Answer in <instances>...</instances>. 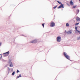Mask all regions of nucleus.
I'll return each instance as SVG.
<instances>
[{"label":"nucleus","mask_w":80,"mask_h":80,"mask_svg":"<svg viewBox=\"0 0 80 80\" xmlns=\"http://www.w3.org/2000/svg\"><path fill=\"white\" fill-rule=\"evenodd\" d=\"M64 55V57H66L67 59L69 60L70 59V56H69L67 55V54L65 52H64L63 53Z\"/></svg>","instance_id":"f257e3e1"},{"label":"nucleus","mask_w":80,"mask_h":80,"mask_svg":"<svg viewBox=\"0 0 80 80\" xmlns=\"http://www.w3.org/2000/svg\"><path fill=\"white\" fill-rule=\"evenodd\" d=\"M10 54V52L9 51L3 54L4 57H7Z\"/></svg>","instance_id":"f03ea898"},{"label":"nucleus","mask_w":80,"mask_h":80,"mask_svg":"<svg viewBox=\"0 0 80 80\" xmlns=\"http://www.w3.org/2000/svg\"><path fill=\"white\" fill-rule=\"evenodd\" d=\"M57 41L58 42H60L61 41V37L59 36L57 38Z\"/></svg>","instance_id":"7ed1b4c3"},{"label":"nucleus","mask_w":80,"mask_h":80,"mask_svg":"<svg viewBox=\"0 0 80 80\" xmlns=\"http://www.w3.org/2000/svg\"><path fill=\"white\" fill-rule=\"evenodd\" d=\"M55 23L52 22L51 23H50V27H55Z\"/></svg>","instance_id":"20e7f679"},{"label":"nucleus","mask_w":80,"mask_h":80,"mask_svg":"<svg viewBox=\"0 0 80 80\" xmlns=\"http://www.w3.org/2000/svg\"><path fill=\"white\" fill-rule=\"evenodd\" d=\"M72 33V30H69L67 32V33L68 35H70V34H71V33Z\"/></svg>","instance_id":"39448f33"},{"label":"nucleus","mask_w":80,"mask_h":80,"mask_svg":"<svg viewBox=\"0 0 80 80\" xmlns=\"http://www.w3.org/2000/svg\"><path fill=\"white\" fill-rule=\"evenodd\" d=\"M75 33L77 34H78V33L80 34V31H78V30H76L75 31Z\"/></svg>","instance_id":"423d86ee"},{"label":"nucleus","mask_w":80,"mask_h":80,"mask_svg":"<svg viewBox=\"0 0 80 80\" xmlns=\"http://www.w3.org/2000/svg\"><path fill=\"white\" fill-rule=\"evenodd\" d=\"M63 5V4H61L58 7V8H64Z\"/></svg>","instance_id":"0eeeda50"},{"label":"nucleus","mask_w":80,"mask_h":80,"mask_svg":"<svg viewBox=\"0 0 80 80\" xmlns=\"http://www.w3.org/2000/svg\"><path fill=\"white\" fill-rule=\"evenodd\" d=\"M9 64H10V65L9 66V67H13V64H12V62H11V61L9 62Z\"/></svg>","instance_id":"6e6552de"},{"label":"nucleus","mask_w":80,"mask_h":80,"mask_svg":"<svg viewBox=\"0 0 80 80\" xmlns=\"http://www.w3.org/2000/svg\"><path fill=\"white\" fill-rule=\"evenodd\" d=\"M37 42V40L35 39L34 40L32 41L31 42V43H36Z\"/></svg>","instance_id":"1a4fd4ad"},{"label":"nucleus","mask_w":80,"mask_h":80,"mask_svg":"<svg viewBox=\"0 0 80 80\" xmlns=\"http://www.w3.org/2000/svg\"><path fill=\"white\" fill-rule=\"evenodd\" d=\"M76 20L77 22H80V18L78 17H77L76 18Z\"/></svg>","instance_id":"9d476101"},{"label":"nucleus","mask_w":80,"mask_h":80,"mask_svg":"<svg viewBox=\"0 0 80 80\" xmlns=\"http://www.w3.org/2000/svg\"><path fill=\"white\" fill-rule=\"evenodd\" d=\"M79 12H80L79 10L77 9V10H76L77 14H78Z\"/></svg>","instance_id":"9b49d317"},{"label":"nucleus","mask_w":80,"mask_h":80,"mask_svg":"<svg viewBox=\"0 0 80 80\" xmlns=\"http://www.w3.org/2000/svg\"><path fill=\"white\" fill-rule=\"evenodd\" d=\"M73 2L72 1H71L70 2V5H73Z\"/></svg>","instance_id":"f8f14e48"},{"label":"nucleus","mask_w":80,"mask_h":80,"mask_svg":"<svg viewBox=\"0 0 80 80\" xmlns=\"http://www.w3.org/2000/svg\"><path fill=\"white\" fill-rule=\"evenodd\" d=\"M21 77H22V75H21V74H20L17 77V78H18Z\"/></svg>","instance_id":"ddd939ff"},{"label":"nucleus","mask_w":80,"mask_h":80,"mask_svg":"<svg viewBox=\"0 0 80 80\" xmlns=\"http://www.w3.org/2000/svg\"><path fill=\"white\" fill-rule=\"evenodd\" d=\"M66 27H69V24H68V23H66Z\"/></svg>","instance_id":"4468645a"},{"label":"nucleus","mask_w":80,"mask_h":80,"mask_svg":"<svg viewBox=\"0 0 80 80\" xmlns=\"http://www.w3.org/2000/svg\"><path fill=\"white\" fill-rule=\"evenodd\" d=\"M77 40H80V36L77 37Z\"/></svg>","instance_id":"2eb2a0df"},{"label":"nucleus","mask_w":80,"mask_h":80,"mask_svg":"<svg viewBox=\"0 0 80 80\" xmlns=\"http://www.w3.org/2000/svg\"><path fill=\"white\" fill-rule=\"evenodd\" d=\"M57 2H58V3H59V4H62V2H59V1H57Z\"/></svg>","instance_id":"dca6fc26"},{"label":"nucleus","mask_w":80,"mask_h":80,"mask_svg":"<svg viewBox=\"0 0 80 80\" xmlns=\"http://www.w3.org/2000/svg\"><path fill=\"white\" fill-rule=\"evenodd\" d=\"M15 75V72H13L12 73V75Z\"/></svg>","instance_id":"f3484780"},{"label":"nucleus","mask_w":80,"mask_h":80,"mask_svg":"<svg viewBox=\"0 0 80 80\" xmlns=\"http://www.w3.org/2000/svg\"><path fill=\"white\" fill-rule=\"evenodd\" d=\"M78 28V27H76L75 28V30H78V29H77V28Z\"/></svg>","instance_id":"a211bd4d"},{"label":"nucleus","mask_w":80,"mask_h":80,"mask_svg":"<svg viewBox=\"0 0 80 80\" xmlns=\"http://www.w3.org/2000/svg\"><path fill=\"white\" fill-rule=\"evenodd\" d=\"M77 7V5H76V6H73V8H76V7Z\"/></svg>","instance_id":"6ab92c4d"},{"label":"nucleus","mask_w":80,"mask_h":80,"mask_svg":"<svg viewBox=\"0 0 80 80\" xmlns=\"http://www.w3.org/2000/svg\"><path fill=\"white\" fill-rule=\"evenodd\" d=\"M0 55H1V57H0V59H1V58H2V54H0Z\"/></svg>","instance_id":"aec40b11"},{"label":"nucleus","mask_w":80,"mask_h":80,"mask_svg":"<svg viewBox=\"0 0 80 80\" xmlns=\"http://www.w3.org/2000/svg\"><path fill=\"white\" fill-rule=\"evenodd\" d=\"M57 7V6H55L54 7H53V8L55 9Z\"/></svg>","instance_id":"412c9836"},{"label":"nucleus","mask_w":80,"mask_h":80,"mask_svg":"<svg viewBox=\"0 0 80 80\" xmlns=\"http://www.w3.org/2000/svg\"><path fill=\"white\" fill-rule=\"evenodd\" d=\"M79 24V23H75V25H78Z\"/></svg>","instance_id":"4be33fe9"},{"label":"nucleus","mask_w":80,"mask_h":80,"mask_svg":"<svg viewBox=\"0 0 80 80\" xmlns=\"http://www.w3.org/2000/svg\"><path fill=\"white\" fill-rule=\"evenodd\" d=\"M8 73H9V71H10V69L9 68H8Z\"/></svg>","instance_id":"5701e85b"},{"label":"nucleus","mask_w":80,"mask_h":80,"mask_svg":"<svg viewBox=\"0 0 80 80\" xmlns=\"http://www.w3.org/2000/svg\"><path fill=\"white\" fill-rule=\"evenodd\" d=\"M45 25V24L43 23L42 24V26H43V27L44 28V25Z\"/></svg>","instance_id":"b1692460"},{"label":"nucleus","mask_w":80,"mask_h":80,"mask_svg":"<svg viewBox=\"0 0 80 80\" xmlns=\"http://www.w3.org/2000/svg\"><path fill=\"white\" fill-rule=\"evenodd\" d=\"M10 70H11V71H13V68H11L10 69Z\"/></svg>","instance_id":"393cba45"},{"label":"nucleus","mask_w":80,"mask_h":80,"mask_svg":"<svg viewBox=\"0 0 80 80\" xmlns=\"http://www.w3.org/2000/svg\"><path fill=\"white\" fill-rule=\"evenodd\" d=\"M19 71H18V70H17V73H18V72H19Z\"/></svg>","instance_id":"a878e982"},{"label":"nucleus","mask_w":80,"mask_h":80,"mask_svg":"<svg viewBox=\"0 0 80 80\" xmlns=\"http://www.w3.org/2000/svg\"><path fill=\"white\" fill-rule=\"evenodd\" d=\"M2 42H0V46H1V45H2Z\"/></svg>","instance_id":"bb28decb"},{"label":"nucleus","mask_w":80,"mask_h":80,"mask_svg":"<svg viewBox=\"0 0 80 80\" xmlns=\"http://www.w3.org/2000/svg\"><path fill=\"white\" fill-rule=\"evenodd\" d=\"M67 32L66 31H65V32Z\"/></svg>","instance_id":"cd10ccee"},{"label":"nucleus","mask_w":80,"mask_h":80,"mask_svg":"<svg viewBox=\"0 0 80 80\" xmlns=\"http://www.w3.org/2000/svg\"><path fill=\"white\" fill-rule=\"evenodd\" d=\"M80 2V0H79Z\"/></svg>","instance_id":"c85d7f7f"},{"label":"nucleus","mask_w":80,"mask_h":80,"mask_svg":"<svg viewBox=\"0 0 80 80\" xmlns=\"http://www.w3.org/2000/svg\"><path fill=\"white\" fill-rule=\"evenodd\" d=\"M80 27V26H79Z\"/></svg>","instance_id":"c756f323"}]
</instances>
